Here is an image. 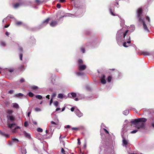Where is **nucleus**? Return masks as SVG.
Listing matches in <instances>:
<instances>
[{"label": "nucleus", "instance_id": "obj_1", "mask_svg": "<svg viewBox=\"0 0 154 154\" xmlns=\"http://www.w3.org/2000/svg\"><path fill=\"white\" fill-rule=\"evenodd\" d=\"M147 121V119L145 118H140L134 119L131 121L132 124H134L135 127L137 129H136L131 132V134L136 133L140 128L144 129L145 127V124L144 123Z\"/></svg>", "mask_w": 154, "mask_h": 154}, {"label": "nucleus", "instance_id": "obj_2", "mask_svg": "<svg viewBox=\"0 0 154 154\" xmlns=\"http://www.w3.org/2000/svg\"><path fill=\"white\" fill-rule=\"evenodd\" d=\"M128 31V30H125L123 28L117 31L116 34V40L119 46L122 45L124 39L127 38L126 34Z\"/></svg>", "mask_w": 154, "mask_h": 154}, {"label": "nucleus", "instance_id": "obj_3", "mask_svg": "<svg viewBox=\"0 0 154 154\" xmlns=\"http://www.w3.org/2000/svg\"><path fill=\"white\" fill-rule=\"evenodd\" d=\"M142 10L141 8H139L137 10V16L138 20L139 22H142L143 23V28L144 30L148 32H149V31L148 29L146 24H145L144 21L143 19L141 17V16L142 15Z\"/></svg>", "mask_w": 154, "mask_h": 154}, {"label": "nucleus", "instance_id": "obj_4", "mask_svg": "<svg viewBox=\"0 0 154 154\" xmlns=\"http://www.w3.org/2000/svg\"><path fill=\"white\" fill-rule=\"evenodd\" d=\"M131 42L130 36L129 35H127V38L124 39V42H123V45L125 47H128Z\"/></svg>", "mask_w": 154, "mask_h": 154}, {"label": "nucleus", "instance_id": "obj_5", "mask_svg": "<svg viewBox=\"0 0 154 154\" xmlns=\"http://www.w3.org/2000/svg\"><path fill=\"white\" fill-rule=\"evenodd\" d=\"M80 17L81 16H79V15H77L76 14H65L64 15L62 16L61 17H59V19H60L62 18L63 17H66L67 16H69V17Z\"/></svg>", "mask_w": 154, "mask_h": 154}, {"label": "nucleus", "instance_id": "obj_6", "mask_svg": "<svg viewBox=\"0 0 154 154\" xmlns=\"http://www.w3.org/2000/svg\"><path fill=\"white\" fill-rule=\"evenodd\" d=\"M75 113L79 117H81L83 116V114L78 109H76L75 110Z\"/></svg>", "mask_w": 154, "mask_h": 154}, {"label": "nucleus", "instance_id": "obj_7", "mask_svg": "<svg viewBox=\"0 0 154 154\" xmlns=\"http://www.w3.org/2000/svg\"><path fill=\"white\" fill-rule=\"evenodd\" d=\"M148 121L151 124V126L154 128V117H151L148 119Z\"/></svg>", "mask_w": 154, "mask_h": 154}, {"label": "nucleus", "instance_id": "obj_8", "mask_svg": "<svg viewBox=\"0 0 154 154\" xmlns=\"http://www.w3.org/2000/svg\"><path fill=\"white\" fill-rule=\"evenodd\" d=\"M122 136L123 139L122 141L123 143V146H126L128 144V140H126L125 139V137H124V135H123L122 134Z\"/></svg>", "mask_w": 154, "mask_h": 154}, {"label": "nucleus", "instance_id": "obj_9", "mask_svg": "<svg viewBox=\"0 0 154 154\" xmlns=\"http://www.w3.org/2000/svg\"><path fill=\"white\" fill-rule=\"evenodd\" d=\"M86 66L83 64H80L78 66V68L80 71L84 70L86 69Z\"/></svg>", "mask_w": 154, "mask_h": 154}, {"label": "nucleus", "instance_id": "obj_10", "mask_svg": "<svg viewBox=\"0 0 154 154\" xmlns=\"http://www.w3.org/2000/svg\"><path fill=\"white\" fill-rule=\"evenodd\" d=\"M101 82L103 84H105L106 82V81L105 79V76L104 75H103L100 77Z\"/></svg>", "mask_w": 154, "mask_h": 154}, {"label": "nucleus", "instance_id": "obj_11", "mask_svg": "<svg viewBox=\"0 0 154 154\" xmlns=\"http://www.w3.org/2000/svg\"><path fill=\"white\" fill-rule=\"evenodd\" d=\"M67 96L64 95V94L62 93L59 94L57 96V98L60 99H62L63 98L66 99L67 98Z\"/></svg>", "mask_w": 154, "mask_h": 154}, {"label": "nucleus", "instance_id": "obj_12", "mask_svg": "<svg viewBox=\"0 0 154 154\" xmlns=\"http://www.w3.org/2000/svg\"><path fill=\"white\" fill-rule=\"evenodd\" d=\"M23 134L25 137L28 138L29 139H31V138L30 134L27 133L26 131H23Z\"/></svg>", "mask_w": 154, "mask_h": 154}, {"label": "nucleus", "instance_id": "obj_13", "mask_svg": "<svg viewBox=\"0 0 154 154\" xmlns=\"http://www.w3.org/2000/svg\"><path fill=\"white\" fill-rule=\"evenodd\" d=\"M68 96L70 98L75 97L76 96V94L75 93L72 92L68 94Z\"/></svg>", "mask_w": 154, "mask_h": 154}, {"label": "nucleus", "instance_id": "obj_14", "mask_svg": "<svg viewBox=\"0 0 154 154\" xmlns=\"http://www.w3.org/2000/svg\"><path fill=\"white\" fill-rule=\"evenodd\" d=\"M7 118L8 120H9L11 122L14 121L15 119V118L14 116H9L8 115H7Z\"/></svg>", "mask_w": 154, "mask_h": 154}, {"label": "nucleus", "instance_id": "obj_15", "mask_svg": "<svg viewBox=\"0 0 154 154\" xmlns=\"http://www.w3.org/2000/svg\"><path fill=\"white\" fill-rule=\"evenodd\" d=\"M57 22L55 20H53L50 23V25L51 27H54L57 26Z\"/></svg>", "mask_w": 154, "mask_h": 154}, {"label": "nucleus", "instance_id": "obj_16", "mask_svg": "<svg viewBox=\"0 0 154 154\" xmlns=\"http://www.w3.org/2000/svg\"><path fill=\"white\" fill-rule=\"evenodd\" d=\"M49 20V18H48L45 20L43 21L42 23V25H43V26H45L46 24H47Z\"/></svg>", "mask_w": 154, "mask_h": 154}, {"label": "nucleus", "instance_id": "obj_17", "mask_svg": "<svg viewBox=\"0 0 154 154\" xmlns=\"http://www.w3.org/2000/svg\"><path fill=\"white\" fill-rule=\"evenodd\" d=\"M0 134L2 136L5 137L6 138H8L9 137V135L8 134H6L2 132V131L0 130Z\"/></svg>", "mask_w": 154, "mask_h": 154}, {"label": "nucleus", "instance_id": "obj_18", "mask_svg": "<svg viewBox=\"0 0 154 154\" xmlns=\"http://www.w3.org/2000/svg\"><path fill=\"white\" fill-rule=\"evenodd\" d=\"M12 106L14 108L18 109L19 108L18 104L16 103H14L12 104Z\"/></svg>", "mask_w": 154, "mask_h": 154}, {"label": "nucleus", "instance_id": "obj_19", "mask_svg": "<svg viewBox=\"0 0 154 154\" xmlns=\"http://www.w3.org/2000/svg\"><path fill=\"white\" fill-rule=\"evenodd\" d=\"M75 73L78 76H82L84 75V73L81 72H76Z\"/></svg>", "mask_w": 154, "mask_h": 154}, {"label": "nucleus", "instance_id": "obj_20", "mask_svg": "<svg viewBox=\"0 0 154 154\" xmlns=\"http://www.w3.org/2000/svg\"><path fill=\"white\" fill-rule=\"evenodd\" d=\"M142 54L145 56H149L150 55V53L148 51H143L142 52Z\"/></svg>", "mask_w": 154, "mask_h": 154}, {"label": "nucleus", "instance_id": "obj_21", "mask_svg": "<svg viewBox=\"0 0 154 154\" xmlns=\"http://www.w3.org/2000/svg\"><path fill=\"white\" fill-rule=\"evenodd\" d=\"M21 154H26V149L23 148L21 149Z\"/></svg>", "mask_w": 154, "mask_h": 154}, {"label": "nucleus", "instance_id": "obj_22", "mask_svg": "<svg viewBox=\"0 0 154 154\" xmlns=\"http://www.w3.org/2000/svg\"><path fill=\"white\" fill-rule=\"evenodd\" d=\"M12 140L13 142H15L16 143H18L19 142V140L15 138H12Z\"/></svg>", "mask_w": 154, "mask_h": 154}, {"label": "nucleus", "instance_id": "obj_23", "mask_svg": "<svg viewBox=\"0 0 154 154\" xmlns=\"http://www.w3.org/2000/svg\"><path fill=\"white\" fill-rule=\"evenodd\" d=\"M23 94L21 93H19L15 95V97H20L23 96Z\"/></svg>", "mask_w": 154, "mask_h": 154}, {"label": "nucleus", "instance_id": "obj_24", "mask_svg": "<svg viewBox=\"0 0 154 154\" xmlns=\"http://www.w3.org/2000/svg\"><path fill=\"white\" fill-rule=\"evenodd\" d=\"M13 111L11 109H8L7 111V113L9 115H11L13 112Z\"/></svg>", "mask_w": 154, "mask_h": 154}, {"label": "nucleus", "instance_id": "obj_25", "mask_svg": "<svg viewBox=\"0 0 154 154\" xmlns=\"http://www.w3.org/2000/svg\"><path fill=\"white\" fill-rule=\"evenodd\" d=\"M31 88L34 90H37L38 89V87L35 85H33L31 87Z\"/></svg>", "mask_w": 154, "mask_h": 154}, {"label": "nucleus", "instance_id": "obj_26", "mask_svg": "<svg viewBox=\"0 0 154 154\" xmlns=\"http://www.w3.org/2000/svg\"><path fill=\"white\" fill-rule=\"evenodd\" d=\"M129 113V111L128 110H126L123 112V113L125 115H127Z\"/></svg>", "mask_w": 154, "mask_h": 154}, {"label": "nucleus", "instance_id": "obj_27", "mask_svg": "<svg viewBox=\"0 0 154 154\" xmlns=\"http://www.w3.org/2000/svg\"><path fill=\"white\" fill-rule=\"evenodd\" d=\"M35 97L37 99L39 100H42V97L41 95H35Z\"/></svg>", "mask_w": 154, "mask_h": 154}, {"label": "nucleus", "instance_id": "obj_28", "mask_svg": "<svg viewBox=\"0 0 154 154\" xmlns=\"http://www.w3.org/2000/svg\"><path fill=\"white\" fill-rule=\"evenodd\" d=\"M20 4L19 3H17L14 5V8H17L20 6Z\"/></svg>", "mask_w": 154, "mask_h": 154}, {"label": "nucleus", "instance_id": "obj_29", "mask_svg": "<svg viewBox=\"0 0 154 154\" xmlns=\"http://www.w3.org/2000/svg\"><path fill=\"white\" fill-rule=\"evenodd\" d=\"M15 125V124L14 123H12L11 124L9 125H8V127L10 128H11L13 127Z\"/></svg>", "mask_w": 154, "mask_h": 154}, {"label": "nucleus", "instance_id": "obj_30", "mask_svg": "<svg viewBox=\"0 0 154 154\" xmlns=\"http://www.w3.org/2000/svg\"><path fill=\"white\" fill-rule=\"evenodd\" d=\"M0 45L1 46L4 47L6 46V44L5 42L2 41L1 42Z\"/></svg>", "mask_w": 154, "mask_h": 154}, {"label": "nucleus", "instance_id": "obj_31", "mask_svg": "<svg viewBox=\"0 0 154 154\" xmlns=\"http://www.w3.org/2000/svg\"><path fill=\"white\" fill-rule=\"evenodd\" d=\"M16 24L17 26H19L23 24V23L21 21H17L16 22Z\"/></svg>", "mask_w": 154, "mask_h": 154}, {"label": "nucleus", "instance_id": "obj_32", "mask_svg": "<svg viewBox=\"0 0 154 154\" xmlns=\"http://www.w3.org/2000/svg\"><path fill=\"white\" fill-rule=\"evenodd\" d=\"M35 110L36 112H40L41 111V109L38 107H36L35 108Z\"/></svg>", "mask_w": 154, "mask_h": 154}, {"label": "nucleus", "instance_id": "obj_33", "mask_svg": "<svg viewBox=\"0 0 154 154\" xmlns=\"http://www.w3.org/2000/svg\"><path fill=\"white\" fill-rule=\"evenodd\" d=\"M83 63V60L81 59H79V60L78 61V66L80 64H82V63Z\"/></svg>", "mask_w": 154, "mask_h": 154}, {"label": "nucleus", "instance_id": "obj_34", "mask_svg": "<svg viewBox=\"0 0 154 154\" xmlns=\"http://www.w3.org/2000/svg\"><path fill=\"white\" fill-rule=\"evenodd\" d=\"M20 128L19 126H17L14 129L12 130V132L13 133H15L16 132V130L17 129Z\"/></svg>", "mask_w": 154, "mask_h": 154}, {"label": "nucleus", "instance_id": "obj_35", "mask_svg": "<svg viewBox=\"0 0 154 154\" xmlns=\"http://www.w3.org/2000/svg\"><path fill=\"white\" fill-rule=\"evenodd\" d=\"M28 95L29 97H33L34 95V94L31 92H30L29 93Z\"/></svg>", "mask_w": 154, "mask_h": 154}, {"label": "nucleus", "instance_id": "obj_36", "mask_svg": "<svg viewBox=\"0 0 154 154\" xmlns=\"http://www.w3.org/2000/svg\"><path fill=\"white\" fill-rule=\"evenodd\" d=\"M19 69L21 71L23 70L24 69V66L23 65L21 66L19 68Z\"/></svg>", "mask_w": 154, "mask_h": 154}, {"label": "nucleus", "instance_id": "obj_37", "mask_svg": "<svg viewBox=\"0 0 154 154\" xmlns=\"http://www.w3.org/2000/svg\"><path fill=\"white\" fill-rule=\"evenodd\" d=\"M54 105L55 106L57 107L58 106V104H59V103L57 101H55L54 102Z\"/></svg>", "mask_w": 154, "mask_h": 154}, {"label": "nucleus", "instance_id": "obj_38", "mask_svg": "<svg viewBox=\"0 0 154 154\" xmlns=\"http://www.w3.org/2000/svg\"><path fill=\"white\" fill-rule=\"evenodd\" d=\"M109 11H110V14L112 16H115L116 15L115 14H114L113 13V12L112 11V10L110 8Z\"/></svg>", "mask_w": 154, "mask_h": 154}, {"label": "nucleus", "instance_id": "obj_39", "mask_svg": "<svg viewBox=\"0 0 154 154\" xmlns=\"http://www.w3.org/2000/svg\"><path fill=\"white\" fill-rule=\"evenodd\" d=\"M37 131L38 132H42L43 131V130L42 128H37Z\"/></svg>", "mask_w": 154, "mask_h": 154}, {"label": "nucleus", "instance_id": "obj_40", "mask_svg": "<svg viewBox=\"0 0 154 154\" xmlns=\"http://www.w3.org/2000/svg\"><path fill=\"white\" fill-rule=\"evenodd\" d=\"M124 24V20H121L120 23V25L121 26H123Z\"/></svg>", "mask_w": 154, "mask_h": 154}, {"label": "nucleus", "instance_id": "obj_41", "mask_svg": "<svg viewBox=\"0 0 154 154\" xmlns=\"http://www.w3.org/2000/svg\"><path fill=\"white\" fill-rule=\"evenodd\" d=\"M7 19H8L7 17L5 18L2 20L3 23L5 24V23L7 22Z\"/></svg>", "mask_w": 154, "mask_h": 154}, {"label": "nucleus", "instance_id": "obj_42", "mask_svg": "<svg viewBox=\"0 0 154 154\" xmlns=\"http://www.w3.org/2000/svg\"><path fill=\"white\" fill-rule=\"evenodd\" d=\"M7 17L8 18V19L9 18H12V19H13V18H14V16L12 15H9Z\"/></svg>", "mask_w": 154, "mask_h": 154}, {"label": "nucleus", "instance_id": "obj_43", "mask_svg": "<svg viewBox=\"0 0 154 154\" xmlns=\"http://www.w3.org/2000/svg\"><path fill=\"white\" fill-rule=\"evenodd\" d=\"M131 27L132 28L131 30V32H133L135 29V27L134 25H131Z\"/></svg>", "mask_w": 154, "mask_h": 154}, {"label": "nucleus", "instance_id": "obj_44", "mask_svg": "<svg viewBox=\"0 0 154 154\" xmlns=\"http://www.w3.org/2000/svg\"><path fill=\"white\" fill-rule=\"evenodd\" d=\"M112 77L111 76H109L107 78V81L109 82H110L111 80Z\"/></svg>", "mask_w": 154, "mask_h": 154}, {"label": "nucleus", "instance_id": "obj_45", "mask_svg": "<svg viewBox=\"0 0 154 154\" xmlns=\"http://www.w3.org/2000/svg\"><path fill=\"white\" fill-rule=\"evenodd\" d=\"M146 20H148V22L149 23L150 22V19L149 17L148 16H146Z\"/></svg>", "mask_w": 154, "mask_h": 154}, {"label": "nucleus", "instance_id": "obj_46", "mask_svg": "<svg viewBox=\"0 0 154 154\" xmlns=\"http://www.w3.org/2000/svg\"><path fill=\"white\" fill-rule=\"evenodd\" d=\"M24 126L25 127H27L28 126V123L27 121L25 122L24 123Z\"/></svg>", "mask_w": 154, "mask_h": 154}, {"label": "nucleus", "instance_id": "obj_47", "mask_svg": "<svg viewBox=\"0 0 154 154\" xmlns=\"http://www.w3.org/2000/svg\"><path fill=\"white\" fill-rule=\"evenodd\" d=\"M56 95V93H54L51 96L52 98L53 99V98L55 97Z\"/></svg>", "mask_w": 154, "mask_h": 154}, {"label": "nucleus", "instance_id": "obj_48", "mask_svg": "<svg viewBox=\"0 0 154 154\" xmlns=\"http://www.w3.org/2000/svg\"><path fill=\"white\" fill-rule=\"evenodd\" d=\"M81 51L83 53H84L85 52V49L84 48H81Z\"/></svg>", "mask_w": 154, "mask_h": 154}, {"label": "nucleus", "instance_id": "obj_49", "mask_svg": "<svg viewBox=\"0 0 154 154\" xmlns=\"http://www.w3.org/2000/svg\"><path fill=\"white\" fill-rule=\"evenodd\" d=\"M25 81V79L23 78H22L20 79V83H23Z\"/></svg>", "mask_w": 154, "mask_h": 154}, {"label": "nucleus", "instance_id": "obj_50", "mask_svg": "<svg viewBox=\"0 0 154 154\" xmlns=\"http://www.w3.org/2000/svg\"><path fill=\"white\" fill-rule=\"evenodd\" d=\"M22 57H23V54H22L21 53L20 54V59L21 60H22Z\"/></svg>", "mask_w": 154, "mask_h": 154}, {"label": "nucleus", "instance_id": "obj_51", "mask_svg": "<svg viewBox=\"0 0 154 154\" xmlns=\"http://www.w3.org/2000/svg\"><path fill=\"white\" fill-rule=\"evenodd\" d=\"M19 51H20V52H22L23 51V48L21 47H19Z\"/></svg>", "mask_w": 154, "mask_h": 154}, {"label": "nucleus", "instance_id": "obj_52", "mask_svg": "<svg viewBox=\"0 0 154 154\" xmlns=\"http://www.w3.org/2000/svg\"><path fill=\"white\" fill-rule=\"evenodd\" d=\"M32 43H35V39L34 38H32Z\"/></svg>", "mask_w": 154, "mask_h": 154}, {"label": "nucleus", "instance_id": "obj_53", "mask_svg": "<svg viewBox=\"0 0 154 154\" xmlns=\"http://www.w3.org/2000/svg\"><path fill=\"white\" fill-rule=\"evenodd\" d=\"M57 7L58 8H60L61 7L60 5L59 4H57Z\"/></svg>", "mask_w": 154, "mask_h": 154}, {"label": "nucleus", "instance_id": "obj_54", "mask_svg": "<svg viewBox=\"0 0 154 154\" xmlns=\"http://www.w3.org/2000/svg\"><path fill=\"white\" fill-rule=\"evenodd\" d=\"M61 152L63 154L65 153V151H64V149L63 148H61Z\"/></svg>", "mask_w": 154, "mask_h": 154}, {"label": "nucleus", "instance_id": "obj_55", "mask_svg": "<svg viewBox=\"0 0 154 154\" xmlns=\"http://www.w3.org/2000/svg\"><path fill=\"white\" fill-rule=\"evenodd\" d=\"M77 140H78V144L79 145H80L81 144V142H80V140H79V138H78V139H77Z\"/></svg>", "mask_w": 154, "mask_h": 154}, {"label": "nucleus", "instance_id": "obj_56", "mask_svg": "<svg viewBox=\"0 0 154 154\" xmlns=\"http://www.w3.org/2000/svg\"><path fill=\"white\" fill-rule=\"evenodd\" d=\"M13 92L14 91L13 90H11L9 91L8 93L10 94H12Z\"/></svg>", "mask_w": 154, "mask_h": 154}, {"label": "nucleus", "instance_id": "obj_57", "mask_svg": "<svg viewBox=\"0 0 154 154\" xmlns=\"http://www.w3.org/2000/svg\"><path fill=\"white\" fill-rule=\"evenodd\" d=\"M53 99L52 98H51L50 100L49 105L50 106L51 105V103L53 102Z\"/></svg>", "mask_w": 154, "mask_h": 154}, {"label": "nucleus", "instance_id": "obj_58", "mask_svg": "<svg viewBox=\"0 0 154 154\" xmlns=\"http://www.w3.org/2000/svg\"><path fill=\"white\" fill-rule=\"evenodd\" d=\"M5 35L8 36H9L10 35V33L7 31H6L5 32Z\"/></svg>", "mask_w": 154, "mask_h": 154}, {"label": "nucleus", "instance_id": "obj_59", "mask_svg": "<svg viewBox=\"0 0 154 154\" xmlns=\"http://www.w3.org/2000/svg\"><path fill=\"white\" fill-rule=\"evenodd\" d=\"M72 130H76L78 129V128H77L73 127L72 128Z\"/></svg>", "mask_w": 154, "mask_h": 154}, {"label": "nucleus", "instance_id": "obj_60", "mask_svg": "<svg viewBox=\"0 0 154 154\" xmlns=\"http://www.w3.org/2000/svg\"><path fill=\"white\" fill-rule=\"evenodd\" d=\"M9 71L11 72H13L14 71V69H9Z\"/></svg>", "mask_w": 154, "mask_h": 154}, {"label": "nucleus", "instance_id": "obj_61", "mask_svg": "<svg viewBox=\"0 0 154 154\" xmlns=\"http://www.w3.org/2000/svg\"><path fill=\"white\" fill-rule=\"evenodd\" d=\"M104 130L105 131V132L108 134H109V131L106 129L103 128Z\"/></svg>", "mask_w": 154, "mask_h": 154}, {"label": "nucleus", "instance_id": "obj_62", "mask_svg": "<svg viewBox=\"0 0 154 154\" xmlns=\"http://www.w3.org/2000/svg\"><path fill=\"white\" fill-rule=\"evenodd\" d=\"M60 142L61 143H62L63 144V146H65V143L63 140H60Z\"/></svg>", "mask_w": 154, "mask_h": 154}, {"label": "nucleus", "instance_id": "obj_63", "mask_svg": "<svg viewBox=\"0 0 154 154\" xmlns=\"http://www.w3.org/2000/svg\"><path fill=\"white\" fill-rule=\"evenodd\" d=\"M75 108L74 107H72L71 109V111L72 112H73L74 111Z\"/></svg>", "mask_w": 154, "mask_h": 154}, {"label": "nucleus", "instance_id": "obj_64", "mask_svg": "<svg viewBox=\"0 0 154 154\" xmlns=\"http://www.w3.org/2000/svg\"><path fill=\"white\" fill-rule=\"evenodd\" d=\"M51 123L52 124H54V125H56L57 124L56 123H55V122H54L53 121H51Z\"/></svg>", "mask_w": 154, "mask_h": 154}]
</instances>
